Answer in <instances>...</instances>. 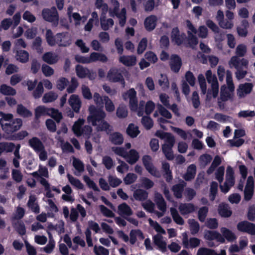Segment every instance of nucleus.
Wrapping results in <instances>:
<instances>
[{"mask_svg": "<svg viewBox=\"0 0 255 255\" xmlns=\"http://www.w3.org/2000/svg\"><path fill=\"white\" fill-rule=\"evenodd\" d=\"M116 114L117 117L120 119L126 118L128 115L127 107L123 105H120L117 108Z\"/></svg>", "mask_w": 255, "mask_h": 255, "instance_id": "obj_52", "label": "nucleus"}, {"mask_svg": "<svg viewBox=\"0 0 255 255\" xmlns=\"http://www.w3.org/2000/svg\"><path fill=\"white\" fill-rule=\"evenodd\" d=\"M220 232L225 240H227L228 242H233L237 239L236 235L232 231L225 227L221 228Z\"/></svg>", "mask_w": 255, "mask_h": 255, "instance_id": "obj_29", "label": "nucleus"}, {"mask_svg": "<svg viewBox=\"0 0 255 255\" xmlns=\"http://www.w3.org/2000/svg\"><path fill=\"white\" fill-rule=\"evenodd\" d=\"M68 103L75 112L78 113L79 112L81 106V102L78 96L72 95L68 100Z\"/></svg>", "mask_w": 255, "mask_h": 255, "instance_id": "obj_23", "label": "nucleus"}, {"mask_svg": "<svg viewBox=\"0 0 255 255\" xmlns=\"http://www.w3.org/2000/svg\"><path fill=\"white\" fill-rule=\"evenodd\" d=\"M219 214L223 217H229L232 215V211L227 205L221 204L219 207Z\"/></svg>", "mask_w": 255, "mask_h": 255, "instance_id": "obj_47", "label": "nucleus"}, {"mask_svg": "<svg viewBox=\"0 0 255 255\" xmlns=\"http://www.w3.org/2000/svg\"><path fill=\"white\" fill-rule=\"evenodd\" d=\"M185 186V183L183 181L181 183L174 185L172 188V190L174 195L177 198H181L182 196L183 188Z\"/></svg>", "mask_w": 255, "mask_h": 255, "instance_id": "obj_39", "label": "nucleus"}, {"mask_svg": "<svg viewBox=\"0 0 255 255\" xmlns=\"http://www.w3.org/2000/svg\"><path fill=\"white\" fill-rule=\"evenodd\" d=\"M219 94V85H211V87L208 89L206 101L210 105H213L216 102V98Z\"/></svg>", "mask_w": 255, "mask_h": 255, "instance_id": "obj_14", "label": "nucleus"}, {"mask_svg": "<svg viewBox=\"0 0 255 255\" xmlns=\"http://www.w3.org/2000/svg\"><path fill=\"white\" fill-rule=\"evenodd\" d=\"M107 79L111 82L116 83L119 82L123 85H125V81L122 74L119 71L117 68H111L107 75Z\"/></svg>", "mask_w": 255, "mask_h": 255, "instance_id": "obj_9", "label": "nucleus"}, {"mask_svg": "<svg viewBox=\"0 0 255 255\" xmlns=\"http://www.w3.org/2000/svg\"><path fill=\"white\" fill-rule=\"evenodd\" d=\"M253 85L251 83L240 84L237 89V95L240 98L244 97L251 93Z\"/></svg>", "mask_w": 255, "mask_h": 255, "instance_id": "obj_19", "label": "nucleus"}, {"mask_svg": "<svg viewBox=\"0 0 255 255\" xmlns=\"http://www.w3.org/2000/svg\"><path fill=\"white\" fill-rule=\"evenodd\" d=\"M136 92L133 88H131L123 94L125 100H129V107L131 111H135L137 109V100L136 99Z\"/></svg>", "mask_w": 255, "mask_h": 255, "instance_id": "obj_10", "label": "nucleus"}, {"mask_svg": "<svg viewBox=\"0 0 255 255\" xmlns=\"http://www.w3.org/2000/svg\"><path fill=\"white\" fill-rule=\"evenodd\" d=\"M110 140L115 144L120 145L123 143L124 138L122 134L116 132L110 135Z\"/></svg>", "mask_w": 255, "mask_h": 255, "instance_id": "obj_45", "label": "nucleus"}, {"mask_svg": "<svg viewBox=\"0 0 255 255\" xmlns=\"http://www.w3.org/2000/svg\"><path fill=\"white\" fill-rule=\"evenodd\" d=\"M0 92L4 95L13 96L16 94V91L14 89L4 84L0 86Z\"/></svg>", "mask_w": 255, "mask_h": 255, "instance_id": "obj_48", "label": "nucleus"}, {"mask_svg": "<svg viewBox=\"0 0 255 255\" xmlns=\"http://www.w3.org/2000/svg\"><path fill=\"white\" fill-rule=\"evenodd\" d=\"M237 228L240 232L255 235V225L252 223L246 221H242L237 224Z\"/></svg>", "mask_w": 255, "mask_h": 255, "instance_id": "obj_12", "label": "nucleus"}, {"mask_svg": "<svg viewBox=\"0 0 255 255\" xmlns=\"http://www.w3.org/2000/svg\"><path fill=\"white\" fill-rule=\"evenodd\" d=\"M140 181L141 187L146 189H149L152 188L154 185L153 181L145 177H141L140 179Z\"/></svg>", "mask_w": 255, "mask_h": 255, "instance_id": "obj_54", "label": "nucleus"}, {"mask_svg": "<svg viewBox=\"0 0 255 255\" xmlns=\"http://www.w3.org/2000/svg\"><path fill=\"white\" fill-rule=\"evenodd\" d=\"M196 255H216V252L207 248H200L198 249Z\"/></svg>", "mask_w": 255, "mask_h": 255, "instance_id": "obj_63", "label": "nucleus"}, {"mask_svg": "<svg viewBox=\"0 0 255 255\" xmlns=\"http://www.w3.org/2000/svg\"><path fill=\"white\" fill-rule=\"evenodd\" d=\"M178 209L182 215L185 216L194 212L196 208L191 203H181L179 206Z\"/></svg>", "mask_w": 255, "mask_h": 255, "instance_id": "obj_24", "label": "nucleus"}, {"mask_svg": "<svg viewBox=\"0 0 255 255\" xmlns=\"http://www.w3.org/2000/svg\"><path fill=\"white\" fill-rule=\"evenodd\" d=\"M186 24L188 28V43L190 46L193 48L194 46L196 45L198 43L197 38L196 36L194 35L197 33V30L189 20L186 21Z\"/></svg>", "mask_w": 255, "mask_h": 255, "instance_id": "obj_13", "label": "nucleus"}, {"mask_svg": "<svg viewBox=\"0 0 255 255\" xmlns=\"http://www.w3.org/2000/svg\"><path fill=\"white\" fill-rule=\"evenodd\" d=\"M157 17L155 15H150L146 17L144 20V26L148 31L153 30L156 25Z\"/></svg>", "mask_w": 255, "mask_h": 255, "instance_id": "obj_30", "label": "nucleus"}, {"mask_svg": "<svg viewBox=\"0 0 255 255\" xmlns=\"http://www.w3.org/2000/svg\"><path fill=\"white\" fill-rule=\"evenodd\" d=\"M218 24L222 28L225 29H231L234 27V25L233 21L227 18H224Z\"/></svg>", "mask_w": 255, "mask_h": 255, "instance_id": "obj_60", "label": "nucleus"}, {"mask_svg": "<svg viewBox=\"0 0 255 255\" xmlns=\"http://www.w3.org/2000/svg\"><path fill=\"white\" fill-rule=\"evenodd\" d=\"M104 104L106 110L109 112H112L115 110V105L112 101L107 96H104Z\"/></svg>", "mask_w": 255, "mask_h": 255, "instance_id": "obj_55", "label": "nucleus"}, {"mask_svg": "<svg viewBox=\"0 0 255 255\" xmlns=\"http://www.w3.org/2000/svg\"><path fill=\"white\" fill-rule=\"evenodd\" d=\"M142 160L145 169L151 175L158 178L160 177V172L152 163V158L151 156L147 155H144L142 158Z\"/></svg>", "mask_w": 255, "mask_h": 255, "instance_id": "obj_11", "label": "nucleus"}, {"mask_svg": "<svg viewBox=\"0 0 255 255\" xmlns=\"http://www.w3.org/2000/svg\"><path fill=\"white\" fill-rule=\"evenodd\" d=\"M127 132L131 137L133 138L139 134L140 131L136 126L133 124H130L127 129Z\"/></svg>", "mask_w": 255, "mask_h": 255, "instance_id": "obj_49", "label": "nucleus"}, {"mask_svg": "<svg viewBox=\"0 0 255 255\" xmlns=\"http://www.w3.org/2000/svg\"><path fill=\"white\" fill-rule=\"evenodd\" d=\"M17 113L23 118H28L32 116V113L21 104L17 105Z\"/></svg>", "mask_w": 255, "mask_h": 255, "instance_id": "obj_50", "label": "nucleus"}, {"mask_svg": "<svg viewBox=\"0 0 255 255\" xmlns=\"http://www.w3.org/2000/svg\"><path fill=\"white\" fill-rule=\"evenodd\" d=\"M189 224L190 230L192 235L197 234L199 230L198 223L194 219H189L188 221Z\"/></svg>", "mask_w": 255, "mask_h": 255, "instance_id": "obj_57", "label": "nucleus"}, {"mask_svg": "<svg viewBox=\"0 0 255 255\" xmlns=\"http://www.w3.org/2000/svg\"><path fill=\"white\" fill-rule=\"evenodd\" d=\"M170 65L172 70L177 72L181 66V60L180 57L176 55H173L171 56L170 60Z\"/></svg>", "mask_w": 255, "mask_h": 255, "instance_id": "obj_27", "label": "nucleus"}, {"mask_svg": "<svg viewBox=\"0 0 255 255\" xmlns=\"http://www.w3.org/2000/svg\"><path fill=\"white\" fill-rule=\"evenodd\" d=\"M144 238L142 232L139 230H132L129 233V242L130 244L134 245L137 239L143 240Z\"/></svg>", "mask_w": 255, "mask_h": 255, "instance_id": "obj_28", "label": "nucleus"}, {"mask_svg": "<svg viewBox=\"0 0 255 255\" xmlns=\"http://www.w3.org/2000/svg\"><path fill=\"white\" fill-rule=\"evenodd\" d=\"M155 135L161 139L164 140V143L163 145H166L168 146L173 147L175 143V138L171 134L158 130L157 131Z\"/></svg>", "mask_w": 255, "mask_h": 255, "instance_id": "obj_17", "label": "nucleus"}, {"mask_svg": "<svg viewBox=\"0 0 255 255\" xmlns=\"http://www.w3.org/2000/svg\"><path fill=\"white\" fill-rule=\"evenodd\" d=\"M182 244L185 248H195L198 247L200 244V240L197 238H191L188 239L187 235L184 233L182 234Z\"/></svg>", "mask_w": 255, "mask_h": 255, "instance_id": "obj_16", "label": "nucleus"}, {"mask_svg": "<svg viewBox=\"0 0 255 255\" xmlns=\"http://www.w3.org/2000/svg\"><path fill=\"white\" fill-rule=\"evenodd\" d=\"M153 241L155 245L158 249L162 252L167 251V244L164 240L163 237L160 234H157L153 237Z\"/></svg>", "mask_w": 255, "mask_h": 255, "instance_id": "obj_20", "label": "nucleus"}, {"mask_svg": "<svg viewBox=\"0 0 255 255\" xmlns=\"http://www.w3.org/2000/svg\"><path fill=\"white\" fill-rule=\"evenodd\" d=\"M206 77L208 82L211 84L219 85L217 77L215 74H212L210 70L207 71L205 74Z\"/></svg>", "mask_w": 255, "mask_h": 255, "instance_id": "obj_56", "label": "nucleus"}, {"mask_svg": "<svg viewBox=\"0 0 255 255\" xmlns=\"http://www.w3.org/2000/svg\"><path fill=\"white\" fill-rule=\"evenodd\" d=\"M108 60L107 56L102 53L92 52L89 56L90 63L100 61L102 62H106Z\"/></svg>", "mask_w": 255, "mask_h": 255, "instance_id": "obj_32", "label": "nucleus"}, {"mask_svg": "<svg viewBox=\"0 0 255 255\" xmlns=\"http://www.w3.org/2000/svg\"><path fill=\"white\" fill-rule=\"evenodd\" d=\"M31 175L37 181H39L40 183L44 187V195L45 198L48 197V181L44 178V177H40L38 172H34L31 173Z\"/></svg>", "mask_w": 255, "mask_h": 255, "instance_id": "obj_35", "label": "nucleus"}, {"mask_svg": "<svg viewBox=\"0 0 255 255\" xmlns=\"http://www.w3.org/2000/svg\"><path fill=\"white\" fill-rule=\"evenodd\" d=\"M16 231L20 235H24L26 233V229L24 223L21 221H17L13 224Z\"/></svg>", "mask_w": 255, "mask_h": 255, "instance_id": "obj_53", "label": "nucleus"}, {"mask_svg": "<svg viewBox=\"0 0 255 255\" xmlns=\"http://www.w3.org/2000/svg\"><path fill=\"white\" fill-rule=\"evenodd\" d=\"M254 181L252 176L248 177L244 190V199L249 201L252 198L254 193Z\"/></svg>", "mask_w": 255, "mask_h": 255, "instance_id": "obj_15", "label": "nucleus"}, {"mask_svg": "<svg viewBox=\"0 0 255 255\" xmlns=\"http://www.w3.org/2000/svg\"><path fill=\"white\" fill-rule=\"evenodd\" d=\"M110 4L111 5L109 9L110 16H114L116 15L119 19L120 25L124 26L126 21V8H122L120 12H119L120 3L117 0H110Z\"/></svg>", "mask_w": 255, "mask_h": 255, "instance_id": "obj_4", "label": "nucleus"}, {"mask_svg": "<svg viewBox=\"0 0 255 255\" xmlns=\"http://www.w3.org/2000/svg\"><path fill=\"white\" fill-rule=\"evenodd\" d=\"M249 23L246 20H242L240 26L237 27L238 34L242 37H246L248 34V28Z\"/></svg>", "mask_w": 255, "mask_h": 255, "instance_id": "obj_36", "label": "nucleus"}, {"mask_svg": "<svg viewBox=\"0 0 255 255\" xmlns=\"http://www.w3.org/2000/svg\"><path fill=\"white\" fill-rule=\"evenodd\" d=\"M94 252L96 255H109V250L101 246L94 247Z\"/></svg>", "mask_w": 255, "mask_h": 255, "instance_id": "obj_64", "label": "nucleus"}, {"mask_svg": "<svg viewBox=\"0 0 255 255\" xmlns=\"http://www.w3.org/2000/svg\"><path fill=\"white\" fill-rule=\"evenodd\" d=\"M170 211L173 221L177 224L183 225L184 224V221L180 216L177 210L175 208L172 207L170 209Z\"/></svg>", "mask_w": 255, "mask_h": 255, "instance_id": "obj_41", "label": "nucleus"}, {"mask_svg": "<svg viewBox=\"0 0 255 255\" xmlns=\"http://www.w3.org/2000/svg\"><path fill=\"white\" fill-rule=\"evenodd\" d=\"M196 166L194 164H191L187 168V172L183 176L184 179L186 181L191 180L194 178L196 174Z\"/></svg>", "mask_w": 255, "mask_h": 255, "instance_id": "obj_42", "label": "nucleus"}, {"mask_svg": "<svg viewBox=\"0 0 255 255\" xmlns=\"http://www.w3.org/2000/svg\"><path fill=\"white\" fill-rule=\"evenodd\" d=\"M148 192L143 189H136L134 191L133 196L136 200L143 201L148 197Z\"/></svg>", "mask_w": 255, "mask_h": 255, "instance_id": "obj_40", "label": "nucleus"}, {"mask_svg": "<svg viewBox=\"0 0 255 255\" xmlns=\"http://www.w3.org/2000/svg\"><path fill=\"white\" fill-rule=\"evenodd\" d=\"M71 41L70 35L67 32L58 33L55 36H52L49 30V45L57 44L59 46H66L70 44Z\"/></svg>", "mask_w": 255, "mask_h": 255, "instance_id": "obj_6", "label": "nucleus"}, {"mask_svg": "<svg viewBox=\"0 0 255 255\" xmlns=\"http://www.w3.org/2000/svg\"><path fill=\"white\" fill-rule=\"evenodd\" d=\"M101 25L104 30H108L114 25V20L111 18L106 19V16L103 14L100 17Z\"/></svg>", "mask_w": 255, "mask_h": 255, "instance_id": "obj_38", "label": "nucleus"}, {"mask_svg": "<svg viewBox=\"0 0 255 255\" xmlns=\"http://www.w3.org/2000/svg\"><path fill=\"white\" fill-rule=\"evenodd\" d=\"M67 176L69 183L74 187L78 189L84 188L83 184L78 179L75 178L70 174H67Z\"/></svg>", "mask_w": 255, "mask_h": 255, "instance_id": "obj_44", "label": "nucleus"}, {"mask_svg": "<svg viewBox=\"0 0 255 255\" xmlns=\"http://www.w3.org/2000/svg\"><path fill=\"white\" fill-rule=\"evenodd\" d=\"M27 206L35 214H38L40 212L39 206L36 202V198L34 195H31L29 197Z\"/></svg>", "mask_w": 255, "mask_h": 255, "instance_id": "obj_26", "label": "nucleus"}, {"mask_svg": "<svg viewBox=\"0 0 255 255\" xmlns=\"http://www.w3.org/2000/svg\"><path fill=\"white\" fill-rule=\"evenodd\" d=\"M119 214L122 216H130L132 214V210L126 203H123L118 206Z\"/></svg>", "mask_w": 255, "mask_h": 255, "instance_id": "obj_43", "label": "nucleus"}, {"mask_svg": "<svg viewBox=\"0 0 255 255\" xmlns=\"http://www.w3.org/2000/svg\"><path fill=\"white\" fill-rule=\"evenodd\" d=\"M58 15L57 11L55 7H52L49 12V22H51L52 25L56 26L58 23Z\"/></svg>", "mask_w": 255, "mask_h": 255, "instance_id": "obj_37", "label": "nucleus"}, {"mask_svg": "<svg viewBox=\"0 0 255 255\" xmlns=\"http://www.w3.org/2000/svg\"><path fill=\"white\" fill-rule=\"evenodd\" d=\"M89 111L87 122L95 127L97 131H104L108 132L111 131V126L104 120L106 114L103 110L98 109L95 106L91 105L89 108Z\"/></svg>", "mask_w": 255, "mask_h": 255, "instance_id": "obj_1", "label": "nucleus"}, {"mask_svg": "<svg viewBox=\"0 0 255 255\" xmlns=\"http://www.w3.org/2000/svg\"><path fill=\"white\" fill-rule=\"evenodd\" d=\"M226 83L227 86H221L220 97L218 99V104L220 107L222 106L223 102L232 100L234 97L235 86L233 82L232 73L230 71L227 72Z\"/></svg>", "mask_w": 255, "mask_h": 255, "instance_id": "obj_2", "label": "nucleus"}, {"mask_svg": "<svg viewBox=\"0 0 255 255\" xmlns=\"http://www.w3.org/2000/svg\"><path fill=\"white\" fill-rule=\"evenodd\" d=\"M35 118L38 119L42 116L48 115V108L44 106H38L35 110Z\"/></svg>", "mask_w": 255, "mask_h": 255, "instance_id": "obj_58", "label": "nucleus"}, {"mask_svg": "<svg viewBox=\"0 0 255 255\" xmlns=\"http://www.w3.org/2000/svg\"><path fill=\"white\" fill-rule=\"evenodd\" d=\"M22 125V121L16 118L8 123L1 124V128L6 134H11L18 130Z\"/></svg>", "mask_w": 255, "mask_h": 255, "instance_id": "obj_8", "label": "nucleus"}, {"mask_svg": "<svg viewBox=\"0 0 255 255\" xmlns=\"http://www.w3.org/2000/svg\"><path fill=\"white\" fill-rule=\"evenodd\" d=\"M29 144L35 151H41L43 149V145L41 141L37 137H34L30 139Z\"/></svg>", "mask_w": 255, "mask_h": 255, "instance_id": "obj_31", "label": "nucleus"}, {"mask_svg": "<svg viewBox=\"0 0 255 255\" xmlns=\"http://www.w3.org/2000/svg\"><path fill=\"white\" fill-rule=\"evenodd\" d=\"M112 150L116 154L124 158L129 164L135 163L139 158L138 152L134 149H130L128 152L122 147H113Z\"/></svg>", "mask_w": 255, "mask_h": 255, "instance_id": "obj_3", "label": "nucleus"}, {"mask_svg": "<svg viewBox=\"0 0 255 255\" xmlns=\"http://www.w3.org/2000/svg\"><path fill=\"white\" fill-rule=\"evenodd\" d=\"M77 75L81 78H85L87 77V74L89 72V69L84 68L81 65H78L76 68Z\"/></svg>", "mask_w": 255, "mask_h": 255, "instance_id": "obj_62", "label": "nucleus"}, {"mask_svg": "<svg viewBox=\"0 0 255 255\" xmlns=\"http://www.w3.org/2000/svg\"><path fill=\"white\" fill-rule=\"evenodd\" d=\"M247 53V47L244 44H239L236 48V55L239 57H244Z\"/></svg>", "mask_w": 255, "mask_h": 255, "instance_id": "obj_59", "label": "nucleus"}, {"mask_svg": "<svg viewBox=\"0 0 255 255\" xmlns=\"http://www.w3.org/2000/svg\"><path fill=\"white\" fill-rule=\"evenodd\" d=\"M162 170L164 173L163 176L167 182L172 180L171 170L170 169V165L168 163L163 161L162 162Z\"/></svg>", "mask_w": 255, "mask_h": 255, "instance_id": "obj_33", "label": "nucleus"}, {"mask_svg": "<svg viewBox=\"0 0 255 255\" xmlns=\"http://www.w3.org/2000/svg\"><path fill=\"white\" fill-rule=\"evenodd\" d=\"M85 123V120L79 119L74 124L72 130L76 135L80 136L83 135L88 138L91 136L92 128L90 126H82Z\"/></svg>", "mask_w": 255, "mask_h": 255, "instance_id": "obj_5", "label": "nucleus"}, {"mask_svg": "<svg viewBox=\"0 0 255 255\" xmlns=\"http://www.w3.org/2000/svg\"><path fill=\"white\" fill-rule=\"evenodd\" d=\"M186 38L184 33H180L177 28H174L171 33V39L173 42L177 45L181 44Z\"/></svg>", "mask_w": 255, "mask_h": 255, "instance_id": "obj_21", "label": "nucleus"}, {"mask_svg": "<svg viewBox=\"0 0 255 255\" xmlns=\"http://www.w3.org/2000/svg\"><path fill=\"white\" fill-rule=\"evenodd\" d=\"M73 165L75 169L74 174L76 176H80L84 170V166L83 162L79 159L73 158Z\"/></svg>", "mask_w": 255, "mask_h": 255, "instance_id": "obj_34", "label": "nucleus"}, {"mask_svg": "<svg viewBox=\"0 0 255 255\" xmlns=\"http://www.w3.org/2000/svg\"><path fill=\"white\" fill-rule=\"evenodd\" d=\"M119 60L126 66H134L136 62V58L133 55H121L119 57Z\"/></svg>", "mask_w": 255, "mask_h": 255, "instance_id": "obj_25", "label": "nucleus"}, {"mask_svg": "<svg viewBox=\"0 0 255 255\" xmlns=\"http://www.w3.org/2000/svg\"><path fill=\"white\" fill-rule=\"evenodd\" d=\"M204 238L207 240H216L217 241L221 243H225V239L221 234L216 231H206L205 232Z\"/></svg>", "mask_w": 255, "mask_h": 255, "instance_id": "obj_18", "label": "nucleus"}, {"mask_svg": "<svg viewBox=\"0 0 255 255\" xmlns=\"http://www.w3.org/2000/svg\"><path fill=\"white\" fill-rule=\"evenodd\" d=\"M234 171L233 168L228 166L227 167L225 181L223 184L220 186L222 192L226 193L235 184Z\"/></svg>", "mask_w": 255, "mask_h": 255, "instance_id": "obj_7", "label": "nucleus"}, {"mask_svg": "<svg viewBox=\"0 0 255 255\" xmlns=\"http://www.w3.org/2000/svg\"><path fill=\"white\" fill-rule=\"evenodd\" d=\"M16 58L21 63H26L29 59V53L25 50H17Z\"/></svg>", "mask_w": 255, "mask_h": 255, "instance_id": "obj_46", "label": "nucleus"}, {"mask_svg": "<svg viewBox=\"0 0 255 255\" xmlns=\"http://www.w3.org/2000/svg\"><path fill=\"white\" fill-rule=\"evenodd\" d=\"M148 222L150 226L152 227L157 232L164 235L166 234L165 231L157 222L153 221L150 218L148 219Z\"/></svg>", "mask_w": 255, "mask_h": 255, "instance_id": "obj_61", "label": "nucleus"}, {"mask_svg": "<svg viewBox=\"0 0 255 255\" xmlns=\"http://www.w3.org/2000/svg\"><path fill=\"white\" fill-rule=\"evenodd\" d=\"M72 7H69L68 9V14L71 21L73 20L75 25H79L86 20V17H81L80 15L77 12L72 13Z\"/></svg>", "mask_w": 255, "mask_h": 255, "instance_id": "obj_22", "label": "nucleus"}, {"mask_svg": "<svg viewBox=\"0 0 255 255\" xmlns=\"http://www.w3.org/2000/svg\"><path fill=\"white\" fill-rule=\"evenodd\" d=\"M162 150L166 158L169 160L174 158V155L172 151V147L168 146L166 145H162Z\"/></svg>", "mask_w": 255, "mask_h": 255, "instance_id": "obj_51", "label": "nucleus"}]
</instances>
